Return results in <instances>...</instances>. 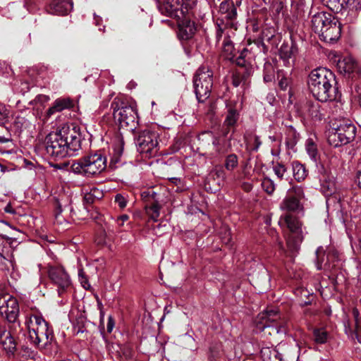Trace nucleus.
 <instances>
[{"label":"nucleus","instance_id":"nucleus-1","mask_svg":"<svg viewBox=\"0 0 361 361\" xmlns=\"http://www.w3.org/2000/svg\"><path fill=\"white\" fill-rule=\"evenodd\" d=\"M81 148L80 128L73 124H63L56 131L50 133L45 139L48 155L60 159L71 157Z\"/></svg>","mask_w":361,"mask_h":361},{"label":"nucleus","instance_id":"nucleus-2","mask_svg":"<svg viewBox=\"0 0 361 361\" xmlns=\"http://www.w3.org/2000/svg\"><path fill=\"white\" fill-rule=\"evenodd\" d=\"M307 84L310 92L318 101L326 102L336 99V77L330 70L318 68L312 71Z\"/></svg>","mask_w":361,"mask_h":361},{"label":"nucleus","instance_id":"nucleus-3","mask_svg":"<svg viewBox=\"0 0 361 361\" xmlns=\"http://www.w3.org/2000/svg\"><path fill=\"white\" fill-rule=\"evenodd\" d=\"M312 30L317 33L320 39L328 43L336 42L341 37V23L331 13L317 11L310 13Z\"/></svg>","mask_w":361,"mask_h":361},{"label":"nucleus","instance_id":"nucleus-4","mask_svg":"<svg viewBox=\"0 0 361 361\" xmlns=\"http://www.w3.org/2000/svg\"><path fill=\"white\" fill-rule=\"evenodd\" d=\"M28 338L38 348H44L54 338L53 331L42 316L34 314L27 322Z\"/></svg>","mask_w":361,"mask_h":361},{"label":"nucleus","instance_id":"nucleus-5","mask_svg":"<svg viewBox=\"0 0 361 361\" xmlns=\"http://www.w3.org/2000/svg\"><path fill=\"white\" fill-rule=\"evenodd\" d=\"M106 167V158L100 152L90 154L72 164L71 171L85 177L101 173Z\"/></svg>","mask_w":361,"mask_h":361},{"label":"nucleus","instance_id":"nucleus-6","mask_svg":"<svg viewBox=\"0 0 361 361\" xmlns=\"http://www.w3.org/2000/svg\"><path fill=\"white\" fill-rule=\"evenodd\" d=\"M356 128L350 122L341 121L334 123L328 134V142L330 145L338 147L351 142L355 137Z\"/></svg>","mask_w":361,"mask_h":361},{"label":"nucleus","instance_id":"nucleus-7","mask_svg":"<svg viewBox=\"0 0 361 361\" xmlns=\"http://www.w3.org/2000/svg\"><path fill=\"white\" fill-rule=\"evenodd\" d=\"M114 118L121 128L128 130L137 126V112L133 107L119 99H115L111 103Z\"/></svg>","mask_w":361,"mask_h":361},{"label":"nucleus","instance_id":"nucleus-8","mask_svg":"<svg viewBox=\"0 0 361 361\" xmlns=\"http://www.w3.org/2000/svg\"><path fill=\"white\" fill-rule=\"evenodd\" d=\"M279 224L281 227L287 226L291 233L287 240V246L289 252L293 255L298 251L303 240L302 224L296 218L290 214L281 216Z\"/></svg>","mask_w":361,"mask_h":361},{"label":"nucleus","instance_id":"nucleus-9","mask_svg":"<svg viewBox=\"0 0 361 361\" xmlns=\"http://www.w3.org/2000/svg\"><path fill=\"white\" fill-rule=\"evenodd\" d=\"M319 173L320 190L326 197V206L334 203L339 207L341 196L338 194V187L336 179L325 168L321 165L318 168Z\"/></svg>","mask_w":361,"mask_h":361},{"label":"nucleus","instance_id":"nucleus-10","mask_svg":"<svg viewBox=\"0 0 361 361\" xmlns=\"http://www.w3.org/2000/svg\"><path fill=\"white\" fill-rule=\"evenodd\" d=\"M213 73L208 68H198L193 80L196 98L199 102H204L209 98L213 85Z\"/></svg>","mask_w":361,"mask_h":361},{"label":"nucleus","instance_id":"nucleus-11","mask_svg":"<svg viewBox=\"0 0 361 361\" xmlns=\"http://www.w3.org/2000/svg\"><path fill=\"white\" fill-rule=\"evenodd\" d=\"M159 137L156 130L145 129L141 131L136 139L137 150L145 157L156 156L159 149Z\"/></svg>","mask_w":361,"mask_h":361},{"label":"nucleus","instance_id":"nucleus-12","mask_svg":"<svg viewBox=\"0 0 361 361\" xmlns=\"http://www.w3.org/2000/svg\"><path fill=\"white\" fill-rule=\"evenodd\" d=\"M198 0H166L165 3L159 6V11L170 17L178 16L177 12L180 11L182 14L192 10L197 4Z\"/></svg>","mask_w":361,"mask_h":361},{"label":"nucleus","instance_id":"nucleus-13","mask_svg":"<svg viewBox=\"0 0 361 361\" xmlns=\"http://www.w3.org/2000/svg\"><path fill=\"white\" fill-rule=\"evenodd\" d=\"M0 314L10 323H15L19 315L17 299L4 291H0Z\"/></svg>","mask_w":361,"mask_h":361},{"label":"nucleus","instance_id":"nucleus-14","mask_svg":"<svg viewBox=\"0 0 361 361\" xmlns=\"http://www.w3.org/2000/svg\"><path fill=\"white\" fill-rule=\"evenodd\" d=\"M305 197L302 186L295 185L287 190L286 195L280 204V209L286 212H296L302 208L300 201Z\"/></svg>","mask_w":361,"mask_h":361},{"label":"nucleus","instance_id":"nucleus-15","mask_svg":"<svg viewBox=\"0 0 361 361\" xmlns=\"http://www.w3.org/2000/svg\"><path fill=\"white\" fill-rule=\"evenodd\" d=\"M317 255V269L321 270L322 269L331 270L336 267V262L340 260L339 252L333 247L327 248L326 253H324L322 247L317 248L316 251Z\"/></svg>","mask_w":361,"mask_h":361},{"label":"nucleus","instance_id":"nucleus-16","mask_svg":"<svg viewBox=\"0 0 361 361\" xmlns=\"http://www.w3.org/2000/svg\"><path fill=\"white\" fill-rule=\"evenodd\" d=\"M47 274L52 283L58 286L59 295L70 286L71 279L63 267L49 264L47 266Z\"/></svg>","mask_w":361,"mask_h":361},{"label":"nucleus","instance_id":"nucleus-17","mask_svg":"<svg viewBox=\"0 0 361 361\" xmlns=\"http://www.w3.org/2000/svg\"><path fill=\"white\" fill-rule=\"evenodd\" d=\"M219 13L221 17L217 20L226 23V26L237 30V8L232 0L223 1L219 6Z\"/></svg>","mask_w":361,"mask_h":361},{"label":"nucleus","instance_id":"nucleus-18","mask_svg":"<svg viewBox=\"0 0 361 361\" xmlns=\"http://www.w3.org/2000/svg\"><path fill=\"white\" fill-rule=\"evenodd\" d=\"M274 357L279 361H297L298 359L297 347L281 342L275 346Z\"/></svg>","mask_w":361,"mask_h":361},{"label":"nucleus","instance_id":"nucleus-19","mask_svg":"<svg viewBox=\"0 0 361 361\" xmlns=\"http://www.w3.org/2000/svg\"><path fill=\"white\" fill-rule=\"evenodd\" d=\"M278 317V311L275 310H267L259 313L256 319L257 329L264 331L265 329L271 328L273 332L277 334L285 332V330H281L270 325V323L275 322Z\"/></svg>","mask_w":361,"mask_h":361},{"label":"nucleus","instance_id":"nucleus-20","mask_svg":"<svg viewBox=\"0 0 361 361\" xmlns=\"http://www.w3.org/2000/svg\"><path fill=\"white\" fill-rule=\"evenodd\" d=\"M329 105H322L318 102L307 101L305 104L304 110L312 120L322 121L327 114Z\"/></svg>","mask_w":361,"mask_h":361},{"label":"nucleus","instance_id":"nucleus-21","mask_svg":"<svg viewBox=\"0 0 361 361\" xmlns=\"http://www.w3.org/2000/svg\"><path fill=\"white\" fill-rule=\"evenodd\" d=\"M0 345L8 355H13L16 350V342L11 332L5 327H0Z\"/></svg>","mask_w":361,"mask_h":361},{"label":"nucleus","instance_id":"nucleus-22","mask_svg":"<svg viewBox=\"0 0 361 361\" xmlns=\"http://www.w3.org/2000/svg\"><path fill=\"white\" fill-rule=\"evenodd\" d=\"M198 140L202 142V147L210 145V144H212L214 149L216 151V156H221L226 152L225 147L221 145L219 140L210 131L202 133L199 135Z\"/></svg>","mask_w":361,"mask_h":361},{"label":"nucleus","instance_id":"nucleus-23","mask_svg":"<svg viewBox=\"0 0 361 361\" xmlns=\"http://www.w3.org/2000/svg\"><path fill=\"white\" fill-rule=\"evenodd\" d=\"M72 0H52L47 8L48 13L63 16L73 8Z\"/></svg>","mask_w":361,"mask_h":361},{"label":"nucleus","instance_id":"nucleus-24","mask_svg":"<svg viewBox=\"0 0 361 361\" xmlns=\"http://www.w3.org/2000/svg\"><path fill=\"white\" fill-rule=\"evenodd\" d=\"M74 103L72 99L68 97H61L56 99L51 106L47 111V116L50 117L56 113L63 110L71 109L73 107Z\"/></svg>","mask_w":361,"mask_h":361},{"label":"nucleus","instance_id":"nucleus-25","mask_svg":"<svg viewBox=\"0 0 361 361\" xmlns=\"http://www.w3.org/2000/svg\"><path fill=\"white\" fill-rule=\"evenodd\" d=\"M345 14H344L347 23H353L357 17V12L361 10V0H343Z\"/></svg>","mask_w":361,"mask_h":361},{"label":"nucleus","instance_id":"nucleus-26","mask_svg":"<svg viewBox=\"0 0 361 361\" xmlns=\"http://www.w3.org/2000/svg\"><path fill=\"white\" fill-rule=\"evenodd\" d=\"M196 28L194 22L188 20H183L178 26V35L182 40H188L194 35Z\"/></svg>","mask_w":361,"mask_h":361},{"label":"nucleus","instance_id":"nucleus-27","mask_svg":"<svg viewBox=\"0 0 361 361\" xmlns=\"http://www.w3.org/2000/svg\"><path fill=\"white\" fill-rule=\"evenodd\" d=\"M356 67L357 63L351 56H343L337 61V68L341 73L350 74Z\"/></svg>","mask_w":361,"mask_h":361},{"label":"nucleus","instance_id":"nucleus-28","mask_svg":"<svg viewBox=\"0 0 361 361\" xmlns=\"http://www.w3.org/2000/svg\"><path fill=\"white\" fill-rule=\"evenodd\" d=\"M305 147L310 158L317 163L319 159L317 137L315 135L309 137L305 141Z\"/></svg>","mask_w":361,"mask_h":361},{"label":"nucleus","instance_id":"nucleus-29","mask_svg":"<svg viewBox=\"0 0 361 361\" xmlns=\"http://www.w3.org/2000/svg\"><path fill=\"white\" fill-rule=\"evenodd\" d=\"M251 75V70L248 68H240L236 71L232 75V84L237 87L240 85L245 86L247 80Z\"/></svg>","mask_w":361,"mask_h":361},{"label":"nucleus","instance_id":"nucleus-30","mask_svg":"<svg viewBox=\"0 0 361 361\" xmlns=\"http://www.w3.org/2000/svg\"><path fill=\"white\" fill-rule=\"evenodd\" d=\"M286 144L289 148H293L300 139V134L293 126H289L286 132Z\"/></svg>","mask_w":361,"mask_h":361},{"label":"nucleus","instance_id":"nucleus-31","mask_svg":"<svg viewBox=\"0 0 361 361\" xmlns=\"http://www.w3.org/2000/svg\"><path fill=\"white\" fill-rule=\"evenodd\" d=\"M324 3L332 11L344 16L346 12L345 8L343 1L341 2V0H323Z\"/></svg>","mask_w":361,"mask_h":361},{"label":"nucleus","instance_id":"nucleus-32","mask_svg":"<svg viewBox=\"0 0 361 361\" xmlns=\"http://www.w3.org/2000/svg\"><path fill=\"white\" fill-rule=\"evenodd\" d=\"M227 107L228 114L224 121V124L228 127L233 126L238 119L239 114L235 109L230 105H227Z\"/></svg>","mask_w":361,"mask_h":361},{"label":"nucleus","instance_id":"nucleus-33","mask_svg":"<svg viewBox=\"0 0 361 361\" xmlns=\"http://www.w3.org/2000/svg\"><path fill=\"white\" fill-rule=\"evenodd\" d=\"M103 193L101 190L96 188H92L85 194L84 201L87 204H92L95 200L101 199Z\"/></svg>","mask_w":361,"mask_h":361},{"label":"nucleus","instance_id":"nucleus-34","mask_svg":"<svg viewBox=\"0 0 361 361\" xmlns=\"http://www.w3.org/2000/svg\"><path fill=\"white\" fill-rule=\"evenodd\" d=\"M314 341L317 343H326L329 338L328 331L324 328L315 329L313 331Z\"/></svg>","mask_w":361,"mask_h":361},{"label":"nucleus","instance_id":"nucleus-35","mask_svg":"<svg viewBox=\"0 0 361 361\" xmlns=\"http://www.w3.org/2000/svg\"><path fill=\"white\" fill-rule=\"evenodd\" d=\"M293 176L298 181H301L305 178L307 175L304 165L300 163H295L293 166Z\"/></svg>","mask_w":361,"mask_h":361},{"label":"nucleus","instance_id":"nucleus-36","mask_svg":"<svg viewBox=\"0 0 361 361\" xmlns=\"http://www.w3.org/2000/svg\"><path fill=\"white\" fill-rule=\"evenodd\" d=\"M160 205L155 202L146 208V212L152 220L157 221L160 215Z\"/></svg>","mask_w":361,"mask_h":361},{"label":"nucleus","instance_id":"nucleus-37","mask_svg":"<svg viewBox=\"0 0 361 361\" xmlns=\"http://www.w3.org/2000/svg\"><path fill=\"white\" fill-rule=\"evenodd\" d=\"M293 55V47L282 46L280 49V57L283 59L285 66H290V59Z\"/></svg>","mask_w":361,"mask_h":361},{"label":"nucleus","instance_id":"nucleus-38","mask_svg":"<svg viewBox=\"0 0 361 361\" xmlns=\"http://www.w3.org/2000/svg\"><path fill=\"white\" fill-rule=\"evenodd\" d=\"M238 165V158L235 154H231L226 157L225 168L227 171H233Z\"/></svg>","mask_w":361,"mask_h":361},{"label":"nucleus","instance_id":"nucleus-39","mask_svg":"<svg viewBox=\"0 0 361 361\" xmlns=\"http://www.w3.org/2000/svg\"><path fill=\"white\" fill-rule=\"evenodd\" d=\"M261 185L263 190L269 195H272L276 189L274 180L267 177L263 178Z\"/></svg>","mask_w":361,"mask_h":361},{"label":"nucleus","instance_id":"nucleus-40","mask_svg":"<svg viewBox=\"0 0 361 361\" xmlns=\"http://www.w3.org/2000/svg\"><path fill=\"white\" fill-rule=\"evenodd\" d=\"M95 243L102 246L109 245L110 243V238L107 236L106 232L104 230H100L96 237Z\"/></svg>","mask_w":361,"mask_h":361},{"label":"nucleus","instance_id":"nucleus-41","mask_svg":"<svg viewBox=\"0 0 361 361\" xmlns=\"http://www.w3.org/2000/svg\"><path fill=\"white\" fill-rule=\"evenodd\" d=\"M274 71L271 63H265L264 68V80L266 82L273 81L274 79Z\"/></svg>","mask_w":361,"mask_h":361},{"label":"nucleus","instance_id":"nucleus-42","mask_svg":"<svg viewBox=\"0 0 361 361\" xmlns=\"http://www.w3.org/2000/svg\"><path fill=\"white\" fill-rule=\"evenodd\" d=\"M123 153V144L120 142L114 148V154L111 159L110 164L116 165L120 161V157Z\"/></svg>","mask_w":361,"mask_h":361},{"label":"nucleus","instance_id":"nucleus-43","mask_svg":"<svg viewBox=\"0 0 361 361\" xmlns=\"http://www.w3.org/2000/svg\"><path fill=\"white\" fill-rule=\"evenodd\" d=\"M223 51L228 59L233 56L234 47L232 42L228 39H225L223 44Z\"/></svg>","mask_w":361,"mask_h":361},{"label":"nucleus","instance_id":"nucleus-44","mask_svg":"<svg viewBox=\"0 0 361 361\" xmlns=\"http://www.w3.org/2000/svg\"><path fill=\"white\" fill-rule=\"evenodd\" d=\"M274 348L262 347L260 351L261 356L264 360H269L274 356Z\"/></svg>","mask_w":361,"mask_h":361},{"label":"nucleus","instance_id":"nucleus-45","mask_svg":"<svg viewBox=\"0 0 361 361\" xmlns=\"http://www.w3.org/2000/svg\"><path fill=\"white\" fill-rule=\"evenodd\" d=\"M353 314L355 317V336L358 341L360 342L359 339V334L361 333V318H358V314L356 310H353Z\"/></svg>","mask_w":361,"mask_h":361},{"label":"nucleus","instance_id":"nucleus-46","mask_svg":"<svg viewBox=\"0 0 361 361\" xmlns=\"http://www.w3.org/2000/svg\"><path fill=\"white\" fill-rule=\"evenodd\" d=\"M273 170L276 176L282 179L283 178V176L285 173L286 172V168L281 164H276L274 166Z\"/></svg>","mask_w":361,"mask_h":361},{"label":"nucleus","instance_id":"nucleus-47","mask_svg":"<svg viewBox=\"0 0 361 361\" xmlns=\"http://www.w3.org/2000/svg\"><path fill=\"white\" fill-rule=\"evenodd\" d=\"M226 27H230L229 26L226 25V23H221L216 20V41L219 42L221 37L222 34L224 32V30Z\"/></svg>","mask_w":361,"mask_h":361},{"label":"nucleus","instance_id":"nucleus-48","mask_svg":"<svg viewBox=\"0 0 361 361\" xmlns=\"http://www.w3.org/2000/svg\"><path fill=\"white\" fill-rule=\"evenodd\" d=\"M8 116V109L4 105H0V125H3L6 122Z\"/></svg>","mask_w":361,"mask_h":361},{"label":"nucleus","instance_id":"nucleus-49","mask_svg":"<svg viewBox=\"0 0 361 361\" xmlns=\"http://www.w3.org/2000/svg\"><path fill=\"white\" fill-rule=\"evenodd\" d=\"M66 206L67 204L63 201V199H55V207H56L57 209L56 212V217L59 214H60L62 212L63 209L66 208Z\"/></svg>","mask_w":361,"mask_h":361},{"label":"nucleus","instance_id":"nucleus-50","mask_svg":"<svg viewBox=\"0 0 361 361\" xmlns=\"http://www.w3.org/2000/svg\"><path fill=\"white\" fill-rule=\"evenodd\" d=\"M115 202L121 209L124 208L126 206V200L121 194H117L116 195Z\"/></svg>","mask_w":361,"mask_h":361},{"label":"nucleus","instance_id":"nucleus-51","mask_svg":"<svg viewBox=\"0 0 361 361\" xmlns=\"http://www.w3.org/2000/svg\"><path fill=\"white\" fill-rule=\"evenodd\" d=\"M247 51L246 49H244L243 51L240 53V56L236 59V63L239 66H245V59L244 58L246 56L245 53Z\"/></svg>","mask_w":361,"mask_h":361},{"label":"nucleus","instance_id":"nucleus-52","mask_svg":"<svg viewBox=\"0 0 361 361\" xmlns=\"http://www.w3.org/2000/svg\"><path fill=\"white\" fill-rule=\"evenodd\" d=\"M343 324L345 334H348L349 336L353 338V335H355V330L353 331L352 329L350 328L348 320H344Z\"/></svg>","mask_w":361,"mask_h":361},{"label":"nucleus","instance_id":"nucleus-53","mask_svg":"<svg viewBox=\"0 0 361 361\" xmlns=\"http://www.w3.org/2000/svg\"><path fill=\"white\" fill-rule=\"evenodd\" d=\"M279 85L281 90H286L289 85V79L286 77H282L279 82Z\"/></svg>","mask_w":361,"mask_h":361},{"label":"nucleus","instance_id":"nucleus-54","mask_svg":"<svg viewBox=\"0 0 361 361\" xmlns=\"http://www.w3.org/2000/svg\"><path fill=\"white\" fill-rule=\"evenodd\" d=\"M222 240L226 245L230 244L231 241V231L229 229L225 228V233L224 235L222 237Z\"/></svg>","mask_w":361,"mask_h":361},{"label":"nucleus","instance_id":"nucleus-55","mask_svg":"<svg viewBox=\"0 0 361 361\" xmlns=\"http://www.w3.org/2000/svg\"><path fill=\"white\" fill-rule=\"evenodd\" d=\"M114 324L115 323L113 317L111 316H109L108 317V322L106 325V329L109 333H111L113 331Z\"/></svg>","mask_w":361,"mask_h":361},{"label":"nucleus","instance_id":"nucleus-56","mask_svg":"<svg viewBox=\"0 0 361 361\" xmlns=\"http://www.w3.org/2000/svg\"><path fill=\"white\" fill-rule=\"evenodd\" d=\"M10 67L5 62H0V75L8 73Z\"/></svg>","mask_w":361,"mask_h":361},{"label":"nucleus","instance_id":"nucleus-57","mask_svg":"<svg viewBox=\"0 0 361 361\" xmlns=\"http://www.w3.org/2000/svg\"><path fill=\"white\" fill-rule=\"evenodd\" d=\"M262 145V142L260 140V138L259 136L257 135H255V138H254V148L253 149L255 150V151H257L258 149L259 148V147L261 146Z\"/></svg>","mask_w":361,"mask_h":361},{"label":"nucleus","instance_id":"nucleus-58","mask_svg":"<svg viewBox=\"0 0 361 361\" xmlns=\"http://www.w3.org/2000/svg\"><path fill=\"white\" fill-rule=\"evenodd\" d=\"M128 216L127 214H123L118 217L117 222L120 226H122L123 222L128 219Z\"/></svg>","mask_w":361,"mask_h":361},{"label":"nucleus","instance_id":"nucleus-59","mask_svg":"<svg viewBox=\"0 0 361 361\" xmlns=\"http://www.w3.org/2000/svg\"><path fill=\"white\" fill-rule=\"evenodd\" d=\"M356 181L358 186L361 188V166L356 173Z\"/></svg>","mask_w":361,"mask_h":361},{"label":"nucleus","instance_id":"nucleus-60","mask_svg":"<svg viewBox=\"0 0 361 361\" xmlns=\"http://www.w3.org/2000/svg\"><path fill=\"white\" fill-rule=\"evenodd\" d=\"M216 174L218 177L221 178L222 179L225 178V173L222 169L216 170Z\"/></svg>","mask_w":361,"mask_h":361},{"label":"nucleus","instance_id":"nucleus-61","mask_svg":"<svg viewBox=\"0 0 361 361\" xmlns=\"http://www.w3.org/2000/svg\"><path fill=\"white\" fill-rule=\"evenodd\" d=\"M296 291L298 293H300L301 294V296L304 295L306 297L310 295V293L306 289H298Z\"/></svg>","mask_w":361,"mask_h":361},{"label":"nucleus","instance_id":"nucleus-62","mask_svg":"<svg viewBox=\"0 0 361 361\" xmlns=\"http://www.w3.org/2000/svg\"><path fill=\"white\" fill-rule=\"evenodd\" d=\"M4 211L6 212V213H10V214H13L14 213V210L12 209L11 206L8 204L4 208Z\"/></svg>","mask_w":361,"mask_h":361},{"label":"nucleus","instance_id":"nucleus-63","mask_svg":"<svg viewBox=\"0 0 361 361\" xmlns=\"http://www.w3.org/2000/svg\"><path fill=\"white\" fill-rule=\"evenodd\" d=\"M169 180L171 181V183L176 184V185L180 183V179L178 178L173 177V178H169Z\"/></svg>","mask_w":361,"mask_h":361},{"label":"nucleus","instance_id":"nucleus-64","mask_svg":"<svg viewBox=\"0 0 361 361\" xmlns=\"http://www.w3.org/2000/svg\"><path fill=\"white\" fill-rule=\"evenodd\" d=\"M243 188L248 192L252 189V185L250 183H244Z\"/></svg>","mask_w":361,"mask_h":361}]
</instances>
